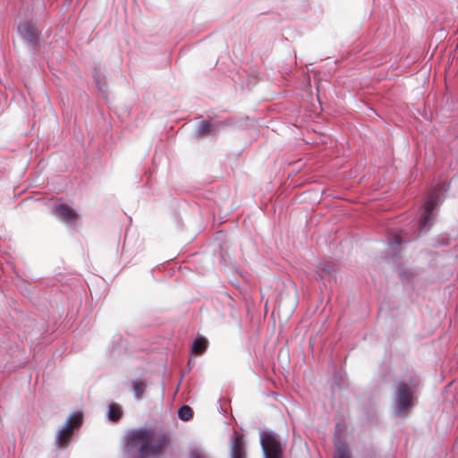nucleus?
I'll list each match as a JSON object with an SVG mask.
<instances>
[{
    "mask_svg": "<svg viewBox=\"0 0 458 458\" xmlns=\"http://www.w3.org/2000/svg\"><path fill=\"white\" fill-rule=\"evenodd\" d=\"M125 439L129 450L136 449L141 457L160 455L169 443L166 435L148 429L131 431Z\"/></svg>",
    "mask_w": 458,
    "mask_h": 458,
    "instance_id": "nucleus-1",
    "label": "nucleus"
},
{
    "mask_svg": "<svg viewBox=\"0 0 458 458\" xmlns=\"http://www.w3.org/2000/svg\"><path fill=\"white\" fill-rule=\"evenodd\" d=\"M418 385L416 379H411L409 383L400 382L393 397V408L396 415L405 416L414 406V390Z\"/></svg>",
    "mask_w": 458,
    "mask_h": 458,
    "instance_id": "nucleus-2",
    "label": "nucleus"
},
{
    "mask_svg": "<svg viewBox=\"0 0 458 458\" xmlns=\"http://www.w3.org/2000/svg\"><path fill=\"white\" fill-rule=\"evenodd\" d=\"M82 415L80 412H74L67 419L64 425L58 430L55 437V445L58 448H65L72 438L75 428L81 426Z\"/></svg>",
    "mask_w": 458,
    "mask_h": 458,
    "instance_id": "nucleus-3",
    "label": "nucleus"
},
{
    "mask_svg": "<svg viewBox=\"0 0 458 458\" xmlns=\"http://www.w3.org/2000/svg\"><path fill=\"white\" fill-rule=\"evenodd\" d=\"M438 199V193L432 191L428 199L424 203L419 216L420 232H427L432 225L435 216L434 210L437 205Z\"/></svg>",
    "mask_w": 458,
    "mask_h": 458,
    "instance_id": "nucleus-4",
    "label": "nucleus"
},
{
    "mask_svg": "<svg viewBox=\"0 0 458 458\" xmlns=\"http://www.w3.org/2000/svg\"><path fill=\"white\" fill-rule=\"evenodd\" d=\"M260 443L265 458H281L283 448L281 442L275 433H261Z\"/></svg>",
    "mask_w": 458,
    "mask_h": 458,
    "instance_id": "nucleus-5",
    "label": "nucleus"
},
{
    "mask_svg": "<svg viewBox=\"0 0 458 458\" xmlns=\"http://www.w3.org/2000/svg\"><path fill=\"white\" fill-rule=\"evenodd\" d=\"M53 214L61 221L69 225H76V223L81 218L79 213L66 204L56 205L54 208Z\"/></svg>",
    "mask_w": 458,
    "mask_h": 458,
    "instance_id": "nucleus-6",
    "label": "nucleus"
},
{
    "mask_svg": "<svg viewBox=\"0 0 458 458\" xmlns=\"http://www.w3.org/2000/svg\"><path fill=\"white\" fill-rule=\"evenodd\" d=\"M18 30L21 36L30 43L37 39L38 30L30 23L24 22L20 24Z\"/></svg>",
    "mask_w": 458,
    "mask_h": 458,
    "instance_id": "nucleus-7",
    "label": "nucleus"
},
{
    "mask_svg": "<svg viewBox=\"0 0 458 458\" xmlns=\"http://www.w3.org/2000/svg\"><path fill=\"white\" fill-rule=\"evenodd\" d=\"M245 444L243 440V437L239 435L237 436L231 446V458H245Z\"/></svg>",
    "mask_w": 458,
    "mask_h": 458,
    "instance_id": "nucleus-8",
    "label": "nucleus"
},
{
    "mask_svg": "<svg viewBox=\"0 0 458 458\" xmlns=\"http://www.w3.org/2000/svg\"><path fill=\"white\" fill-rule=\"evenodd\" d=\"M334 458H352L350 450L346 444L341 441L335 443Z\"/></svg>",
    "mask_w": 458,
    "mask_h": 458,
    "instance_id": "nucleus-9",
    "label": "nucleus"
},
{
    "mask_svg": "<svg viewBox=\"0 0 458 458\" xmlns=\"http://www.w3.org/2000/svg\"><path fill=\"white\" fill-rule=\"evenodd\" d=\"M208 347V340L204 337H198L192 344L191 352L195 354L203 353Z\"/></svg>",
    "mask_w": 458,
    "mask_h": 458,
    "instance_id": "nucleus-10",
    "label": "nucleus"
},
{
    "mask_svg": "<svg viewBox=\"0 0 458 458\" xmlns=\"http://www.w3.org/2000/svg\"><path fill=\"white\" fill-rule=\"evenodd\" d=\"M122 416L121 407L115 403H112L108 409V418L112 421L118 420Z\"/></svg>",
    "mask_w": 458,
    "mask_h": 458,
    "instance_id": "nucleus-11",
    "label": "nucleus"
},
{
    "mask_svg": "<svg viewBox=\"0 0 458 458\" xmlns=\"http://www.w3.org/2000/svg\"><path fill=\"white\" fill-rule=\"evenodd\" d=\"M213 127L214 125L212 123L204 122L199 127L197 133L199 137L211 134L214 131Z\"/></svg>",
    "mask_w": 458,
    "mask_h": 458,
    "instance_id": "nucleus-12",
    "label": "nucleus"
},
{
    "mask_svg": "<svg viewBox=\"0 0 458 458\" xmlns=\"http://www.w3.org/2000/svg\"><path fill=\"white\" fill-rule=\"evenodd\" d=\"M133 392L137 399H140L146 389V384L144 382L133 381Z\"/></svg>",
    "mask_w": 458,
    "mask_h": 458,
    "instance_id": "nucleus-13",
    "label": "nucleus"
},
{
    "mask_svg": "<svg viewBox=\"0 0 458 458\" xmlns=\"http://www.w3.org/2000/svg\"><path fill=\"white\" fill-rule=\"evenodd\" d=\"M178 416L182 420L187 421L192 417V411L187 405L182 406L178 411Z\"/></svg>",
    "mask_w": 458,
    "mask_h": 458,
    "instance_id": "nucleus-14",
    "label": "nucleus"
},
{
    "mask_svg": "<svg viewBox=\"0 0 458 458\" xmlns=\"http://www.w3.org/2000/svg\"><path fill=\"white\" fill-rule=\"evenodd\" d=\"M190 458H209V456L203 449L194 448L191 452Z\"/></svg>",
    "mask_w": 458,
    "mask_h": 458,
    "instance_id": "nucleus-15",
    "label": "nucleus"
},
{
    "mask_svg": "<svg viewBox=\"0 0 458 458\" xmlns=\"http://www.w3.org/2000/svg\"><path fill=\"white\" fill-rule=\"evenodd\" d=\"M94 78H95L96 84H97V86H98V88L99 91H101V92H103V93H104V92H106V89H107V87H106V83L105 81H101L98 77H97V76H94Z\"/></svg>",
    "mask_w": 458,
    "mask_h": 458,
    "instance_id": "nucleus-16",
    "label": "nucleus"
},
{
    "mask_svg": "<svg viewBox=\"0 0 458 458\" xmlns=\"http://www.w3.org/2000/svg\"><path fill=\"white\" fill-rule=\"evenodd\" d=\"M321 271H322V273H324V272L330 273V270H329V269H327V268L326 267V266L322 267Z\"/></svg>",
    "mask_w": 458,
    "mask_h": 458,
    "instance_id": "nucleus-17",
    "label": "nucleus"
}]
</instances>
